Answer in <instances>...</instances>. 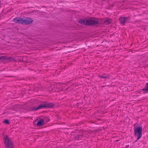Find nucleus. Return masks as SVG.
<instances>
[{
	"instance_id": "nucleus-1",
	"label": "nucleus",
	"mask_w": 148,
	"mask_h": 148,
	"mask_svg": "<svg viewBox=\"0 0 148 148\" xmlns=\"http://www.w3.org/2000/svg\"><path fill=\"white\" fill-rule=\"evenodd\" d=\"M54 104L52 103L44 102L43 104L38 105V106L36 108L33 109V110H37L42 108H46L52 107Z\"/></svg>"
},
{
	"instance_id": "nucleus-2",
	"label": "nucleus",
	"mask_w": 148,
	"mask_h": 148,
	"mask_svg": "<svg viewBox=\"0 0 148 148\" xmlns=\"http://www.w3.org/2000/svg\"><path fill=\"white\" fill-rule=\"evenodd\" d=\"M134 133L136 136H137V138L135 142L137 141L142 136V127H134Z\"/></svg>"
},
{
	"instance_id": "nucleus-3",
	"label": "nucleus",
	"mask_w": 148,
	"mask_h": 148,
	"mask_svg": "<svg viewBox=\"0 0 148 148\" xmlns=\"http://www.w3.org/2000/svg\"><path fill=\"white\" fill-rule=\"evenodd\" d=\"M3 140L6 148H13V143L8 136L5 135L3 137Z\"/></svg>"
},
{
	"instance_id": "nucleus-4",
	"label": "nucleus",
	"mask_w": 148,
	"mask_h": 148,
	"mask_svg": "<svg viewBox=\"0 0 148 148\" xmlns=\"http://www.w3.org/2000/svg\"><path fill=\"white\" fill-rule=\"evenodd\" d=\"M86 25L92 26L100 24V22L96 20L95 18L92 19H89L86 20Z\"/></svg>"
},
{
	"instance_id": "nucleus-5",
	"label": "nucleus",
	"mask_w": 148,
	"mask_h": 148,
	"mask_svg": "<svg viewBox=\"0 0 148 148\" xmlns=\"http://www.w3.org/2000/svg\"><path fill=\"white\" fill-rule=\"evenodd\" d=\"M14 60V59L12 57H8L6 56H0V60H1L2 62L5 61L9 62Z\"/></svg>"
},
{
	"instance_id": "nucleus-6",
	"label": "nucleus",
	"mask_w": 148,
	"mask_h": 148,
	"mask_svg": "<svg viewBox=\"0 0 148 148\" xmlns=\"http://www.w3.org/2000/svg\"><path fill=\"white\" fill-rule=\"evenodd\" d=\"M33 20L30 18H26L25 19L23 18L22 24L28 25L33 22Z\"/></svg>"
},
{
	"instance_id": "nucleus-7",
	"label": "nucleus",
	"mask_w": 148,
	"mask_h": 148,
	"mask_svg": "<svg viewBox=\"0 0 148 148\" xmlns=\"http://www.w3.org/2000/svg\"><path fill=\"white\" fill-rule=\"evenodd\" d=\"M128 18L124 17H121L119 18V20L120 21L121 24L124 25L125 23L128 21Z\"/></svg>"
},
{
	"instance_id": "nucleus-8",
	"label": "nucleus",
	"mask_w": 148,
	"mask_h": 148,
	"mask_svg": "<svg viewBox=\"0 0 148 148\" xmlns=\"http://www.w3.org/2000/svg\"><path fill=\"white\" fill-rule=\"evenodd\" d=\"M13 21L16 23L22 24L23 18H15L13 19Z\"/></svg>"
},
{
	"instance_id": "nucleus-9",
	"label": "nucleus",
	"mask_w": 148,
	"mask_h": 148,
	"mask_svg": "<svg viewBox=\"0 0 148 148\" xmlns=\"http://www.w3.org/2000/svg\"><path fill=\"white\" fill-rule=\"evenodd\" d=\"M87 19H86V18L85 19H81L80 20H79L78 21V22L83 25H86V20Z\"/></svg>"
},
{
	"instance_id": "nucleus-10",
	"label": "nucleus",
	"mask_w": 148,
	"mask_h": 148,
	"mask_svg": "<svg viewBox=\"0 0 148 148\" xmlns=\"http://www.w3.org/2000/svg\"><path fill=\"white\" fill-rule=\"evenodd\" d=\"M44 121L43 119L40 120L37 122V125L39 126H42L44 125Z\"/></svg>"
},
{
	"instance_id": "nucleus-11",
	"label": "nucleus",
	"mask_w": 148,
	"mask_h": 148,
	"mask_svg": "<svg viewBox=\"0 0 148 148\" xmlns=\"http://www.w3.org/2000/svg\"><path fill=\"white\" fill-rule=\"evenodd\" d=\"M142 90L143 91H146L147 92H148V83H146L145 88H143Z\"/></svg>"
},
{
	"instance_id": "nucleus-12",
	"label": "nucleus",
	"mask_w": 148,
	"mask_h": 148,
	"mask_svg": "<svg viewBox=\"0 0 148 148\" xmlns=\"http://www.w3.org/2000/svg\"><path fill=\"white\" fill-rule=\"evenodd\" d=\"M98 77L100 78H103L104 79H109V77L106 76H105L104 75H99Z\"/></svg>"
},
{
	"instance_id": "nucleus-13",
	"label": "nucleus",
	"mask_w": 148,
	"mask_h": 148,
	"mask_svg": "<svg viewBox=\"0 0 148 148\" xmlns=\"http://www.w3.org/2000/svg\"><path fill=\"white\" fill-rule=\"evenodd\" d=\"M105 23H107L108 24H110L111 23V19H108L104 21Z\"/></svg>"
},
{
	"instance_id": "nucleus-14",
	"label": "nucleus",
	"mask_w": 148,
	"mask_h": 148,
	"mask_svg": "<svg viewBox=\"0 0 148 148\" xmlns=\"http://www.w3.org/2000/svg\"><path fill=\"white\" fill-rule=\"evenodd\" d=\"M83 135L82 134L79 135L77 136V138H80L83 137Z\"/></svg>"
},
{
	"instance_id": "nucleus-15",
	"label": "nucleus",
	"mask_w": 148,
	"mask_h": 148,
	"mask_svg": "<svg viewBox=\"0 0 148 148\" xmlns=\"http://www.w3.org/2000/svg\"><path fill=\"white\" fill-rule=\"evenodd\" d=\"M4 122L6 124H9V122L7 119L5 120V121H4Z\"/></svg>"
},
{
	"instance_id": "nucleus-16",
	"label": "nucleus",
	"mask_w": 148,
	"mask_h": 148,
	"mask_svg": "<svg viewBox=\"0 0 148 148\" xmlns=\"http://www.w3.org/2000/svg\"><path fill=\"white\" fill-rule=\"evenodd\" d=\"M61 84H63L62 83H61Z\"/></svg>"
}]
</instances>
